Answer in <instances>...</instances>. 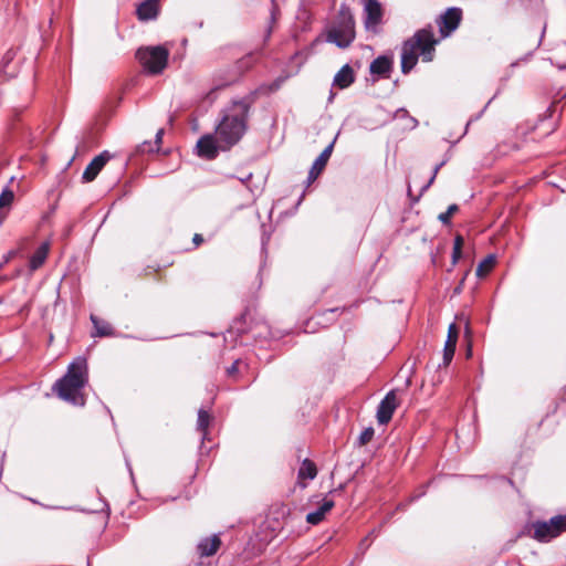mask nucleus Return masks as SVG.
Here are the masks:
<instances>
[{"mask_svg":"<svg viewBox=\"0 0 566 566\" xmlns=\"http://www.w3.org/2000/svg\"><path fill=\"white\" fill-rule=\"evenodd\" d=\"M249 109L248 102L239 101L223 112L222 118L216 128V136L222 150L235 145L244 135Z\"/></svg>","mask_w":566,"mask_h":566,"instance_id":"1","label":"nucleus"},{"mask_svg":"<svg viewBox=\"0 0 566 566\" xmlns=\"http://www.w3.org/2000/svg\"><path fill=\"white\" fill-rule=\"evenodd\" d=\"M87 380V361L85 358L78 357L69 365L66 374L55 382L54 390L61 399L83 407L85 397L82 389Z\"/></svg>","mask_w":566,"mask_h":566,"instance_id":"2","label":"nucleus"},{"mask_svg":"<svg viewBox=\"0 0 566 566\" xmlns=\"http://www.w3.org/2000/svg\"><path fill=\"white\" fill-rule=\"evenodd\" d=\"M437 43L431 25L418 30L407 39L401 46V72L409 73L416 66L419 54L424 62H431Z\"/></svg>","mask_w":566,"mask_h":566,"instance_id":"3","label":"nucleus"},{"mask_svg":"<svg viewBox=\"0 0 566 566\" xmlns=\"http://www.w3.org/2000/svg\"><path fill=\"white\" fill-rule=\"evenodd\" d=\"M355 21L350 9L343 4L339 8L338 14L328 28L326 41L334 43L340 49L348 48L355 40Z\"/></svg>","mask_w":566,"mask_h":566,"instance_id":"4","label":"nucleus"},{"mask_svg":"<svg viewBox=\"0 0 566 566\" xmlns=\"http://www.w3.org/2000/svg\"><path fill=\"white\" fill-rule=\"evenodd\" d=\"M169 57V51L164 45L144 46L136 52V59L139 61L145 72L150 75H158L166 69Z\"/></svg>","mask_w":566,"mask_h":566,"instance_id":"5","label":"nucleus"},{"mask_svg":"<svg viewBox=\"0 0 566 566\" xmlns=\"http://www.w3.org/2000/svg\"><path fill=\"white\" fill-rule=\"evenodd\" d=\"M533 528L536 539L539 542H548L566 531V515H557L549 521L536 522Z\"/></svg>","mask_w":566,"mask_h":566,"instance_id":"6","label":"nucleus"},{"mask_svg":"<svg viewBox=\"0 0 566 566\" xmlns=\"http://www.w3.org/2000/svg\"><path fill=\"white\" fill-rule=\"evenodd\" d=\"M461 20L462 10L460 8L452 7L447 9L436 21L441 36L447 38L454 32L460 25Z\"/></svg>","mask_w":566,"mask_h":566,"instance_id":"7","label":"nucleus"},{"mask_svg":"<svg viewBox=\"0 0 566 566\" xmlns=\"http://www.w3.org/2000/svg\"><path fill=\"white\" fill-rule=\"evenodd\" d=\"M364 2V24L367 31L377 32L378 25L382 20V7L378 0H363Z\"/></svg>","mask_w":566,"mask_h":566,"instance_id":"8","label":"nucleus"},{"mask_svg":"<svg viewBox=\"0 0 566 566\" xmlns=\"http://www.w3.org/2000/svg\"><path fill=\"white\" fill-rule=\"evenodd\" d=\"M398 407V398L395 390H390L379 402L376 418L379 424H387Z\"/></svg>","mask_w":566,"mask_h":566,"instance_id":"9","label":"nucleus"},{"mask_svg":"<svg viewBox=\"0 0 566 566\" xmlns=\"http://www.w3.org/2000/svg\"><path fill=\"white\" fill-rule=\"evenodd\" d=\"M198 155L200 157H205L207 159H213L217 157L220 147V143H218L217 136L205 135L197 143Z\"/></svg>","mask_w":566,"mask_h":566,"instance_id":"10","label":"nucleus"},{"mask_svg":"<svg viewBox=\"0 0 566 566\" xmlns=\"http://www.w3.org/2000/svg\"><path fill=\"white\" fill-rule=\"evenodd\" d=\"M111 156L107 151H104L99 154L98 156L94 157L93 160L86 166L85 170L83 171L82 179L85 182L93 181L99 171L103 169V167L106 165V163L109 160Z\"/></svg>","mask_w":566,"mask_h":566,"instance_id":"11","label":"nucleus"},{"mask_svg":"<svg viewBox=\"0 0 566 566\" xmlns=\"http://www.w3.org/2000/svg\"><path fill=\"white\" fill-rule=\"evenodd\" d=\"M458 334H459L458 327L454 323H452L449 326L448 337H447L444 348H443V365L444 366H448L454 356L457 340H458Z\"/></svg>","mask_w":566,"mask_h":566,"instance_id":"12","label":"nucleus"},{"mask_svg":"<svg viewBox=\"0 0 566 566\" xmlns=\"http://www.w3.org/2000/svg\"><path fill=\"white\" fill-rule=\"evenodd\" d=\"M220 545L221 539L218 535L214 534L211 537L202 538L197 545V551L201 557H209L218 552Z\"/></svg>","mask_w":566,"mask_h":566,"instance_id":"13","label":"nucleus"},{"mask_svg":"<svg viewBox=\"0 0 566 566\" xmlns=\"http://www.w3.org/2000/svg\"><path fill=\"white\" fill-rule=\"evenodd\" d=\"M159 0H144L136 10L137 17L142 21L155 19L158 14Z\"/></svg>","mask_w":566,"mask_h":566,"instance_id":"14","label":"nucleus"},{"mask_svg":"<svg viewBox=\"0 0 566 566\" xmlns=\"http://www.w3.org/2000/svg\"><path fill=\"white\" fill-rule=\"evenodd\" d=\"M334 505L335 503L333 500L324 499L323 503L316 511L310 512L306 515V522L312 525L319 524L325 518V515L334 507Z\"/></svg>","mask_w":566,"mask_h":566,"instance_id":"15","label":"nucleus"},{"mask_svg":"<svg viewBox=\"0 0 566 566\" xmlns=\"http://www.w3.org/2000/svg\"><path fill=\"white\" fill-rule=\"evenodd\" d=\"M354 82V71L349 65H344L334 77V85L346 88Z\"/></svg>","mask_w":566,"mask_h":566,"instance_id":"16","label":"nucleus"},{"mask_svg":"<svg viewBox=\"0 0 566 566\" xmlns=\"http://www.w3.org/2000/svg\"><path fill=\"white\" fill-rule=\"evenodd\" d=\"M392 62L387 56H378L370 63V73L386 76L391 70Z\"/></svg>","mask_w":566,"mask_h":566,"instance_id":"17","label":"nucleus"},{"mask_svg":"<svg viewBox=\"0 0 566 566\" xmlns=\"http://www.w3.org/2000/svg\"><path fill=\"white\" fill-rule=\"evenodd\" d=\"M50 245L48 242H43L32 254L30 259V269L36 270L39 269L46 260L49 254Z\"/></svg>","mask_w":566,"mask_h":566,"instance_id":"18","label":"nucleus"},{"mask_svg":"<svg viewBox=\"0 0 566 566\" xmlns=\"http://www.w3.org/2000/svg\"><path fill=\"white\" fill-rule=\"evenodd\" d=\"M335 140L334 139L321 154L319 156L314 160L313 165H312V168L316 171H319L321 174L323 172V170L325 169L331 156H332V153H333V149H334V145H335Z\"/></svg>","mask_w":566,"mask_h":566,"instance_id":"19","label":"nucleus"},{"mask_svg":"<svg viewBox=\"0 0 566 566\" xmlns=\"http://www.w3.org/2000/svg\"><path fill=\"white\" fill-rule=\"evenodd\" d=\"M91 321L95 329V332L92 334L93 336L103 337L113 335V327L107 322L99 319L94 315H91Z\"/></svg>","mask_w":566,"mask_h":566,"instance_id":"20","label":"nucleus"},{"mask_svg":"<svg viewBox=\"0 0 566 566\" xmlns=\"http://www.w3.org/2000/svg\"><path fill=\"white\" fill-rule=\"evenodd\" d=\"M317 474V469L314 462L305 459L298 469V479L313 480Z\"/></svg>","mask_w":566,"mask_h":566,"instance_id":"21","label":"nucleus"},{"mask_svg":"<svg viewBox=\"0 0 566 566\" xmlns=\"http://www.w3.org/2000/svg\"><path fill=\"white\" fill-rule=\"evenodd\" d=\"M495 264V256L490 254L486 258H484L476 266V276L484 277L491 270L493 269Z\"/></svg>","mask_w":566,"mask_h":566,"instance_id":"22","label":"nucleus"},{"mask_svg":"<svg viewBox=\"0 0 566 566\" xmlns=\"http://www.w3.org/2000/svg\"><path fill=\"white\" fill-rule=\"evenodd\" d=\"M211 416L203 409L198 411L197 428L202 432L203 438L207 436V429L209 427Z\"/></svg>","mask_w":566,"mask_h":566,"instance_id":"23","label":"nucleus"},{"mask_svg":"<svg viewBox=\"0 0 566 566\" xmlns=\"http://www.w3.org/2000/svg\"><path fill=\"white\" fill-rule=\"evenodd\" d=\"M14 200L13 191L7 186L0 193V211L3 208H9Z\"/></svg>","mask_w":566,"mask_h":566,"instance_id":"24","label":"nucleus"},{"mask_svg":"<svg viewBox=\"0 0 566 566\" xmlns=\"http://www.w3.org/2000/svg\"><path fill=\"white\" fill-rule=\"evenodd\" d=\"M374 434H375V431L371 427L364 429L358 437V444L359 446L367 444L373 439Z\"/></svg>","mask_w":566,"mask_h":566,"instance_id":"25","label":"nucleus"},{"mask_svg":"<svg viewBox=\"0 0 566 566\" xmlns=\"http://www.w3.org/2000/svg\"><path fill=\"white\" fill-rule=\"evenodd\" d=\"M459 209V207L457 205H451L449 206L448 210L446 212H442L439 214V220L444 223V224H448L450 222V219L452 217V214L454 212H457Z\"/></svg>","mask_w":566,"mask_h":566,"instance_id":"26","label":"nucleus"},{"mask_svg":"<svg viewBox=\"0 0 566 566\" xmlns=\"http://www.w3.org/2000/svg\"><path fill=\"white\" fill-rule=\"evenodd\" d=\"M232 82H233V78H232V80H229V81H227V82L220 83V84H216V85L210 90V92L208 93L207 97H208L209 99H213V98H214V96H213V95H214V93H216L217 91H219V90H221V88H223V87H226V86L230 85Z\"/></svg>","mask_w":566,"mask_h":566,"instance_id":"27","label":"nucleus"},{"mask_svg":"<svg viewBox=\"0 0 566 566\" xmlns=\"http://www.w3.org/2000/svg\"><path fill=\"white\" fill-rule=\"evenodd\" d=\"M137 150L140 153H154L157 151V148L150 142H144L137 147Z\"/></svg>","mask_w":566,"mask_h":566,"instance_id":"28","label":"nucleus"},{"mask_svg":"<svg viewBox=\"0 0 566 566\" xmlns=\"http://www.w3.org/2000/svg\"><path fill=\"white\" fill-rule=\"evenodd\" d=\"M321 175L319 171H316L311 167L310 171H308V176H307V185L310 186L312 182H314L318 176Z\"/></svg>","mask_w":566,"mask_h":566,"instance_id":"29","label":"nucleus"},{"mask_svg":"<svg viewBox=\"0 0 566 566\" xmlns=\"http://www.w3.org/2000/svg\"><path fill=\"white\" fill-rule=\"evenodd\" d=\"M463 243H464V240H463L462 235H457L454 238L453 250L462 251Z\"/></svg>","mask_w":566,"mask_h":566,"instance_id":"30","label":"nucleus"},{"mask_svg":"<svg viewBox=\"0 0 566 566\" xmlns=\"http://www.w3.org/2000/svg\"><path fill=\"white\" fill-rule=\"evenodd\" d=\"M239 360H235L230 367L227 368V375L232 377L238 371Z\"/></svg>","mask_w":566,"mask_h":566,"instance_id":"31","label":"nucleus"},{"mask_svg":"<svg viewBox=\"0 0 566 566\" xmlns=\"http://www.w3.org/2000/svg\"><path fill=\"white\" fill-rule=\"evenodd\" d=\"M279 9L274 1H272V10H271V22H275L277 19Z\"/></svg>","mask_w":566,"mask_h":566,"instance_id":"32","label":"nucleus"},{"mask_svg":"<svg viewBox=\"0 0 566 566\" xmlns=\"http://www.w3.org/2000/svg\"><path fill=\"white\" fill-rule=\"evenodd\" d=\"M443 165H444V161H442V163L438 164V165L434 167V169H433V174H432V177L430 178V180H429L428 185H427L424 188H428V187L432 184V181L434 180V178H436V176H437V174H438L439 169H440Z\"/></svg>","mask_w":566,"mask_h":566,"instance_id":"33","label":"nucleus"},{"mask_svg":"<svg viewBox=\"0 0 566 566\" xmlns=\"http://www.w3.org/2000/svg\"><path fill=\"white\" fill-rule=\"evenodd\" d=\"M163 135H164V129H159L156 133V140H155V143L153 145L157 148V150L159 149V145H160L161 139H163Z\"/></svg>","mask_w":566,"mask_h":566,"instance_id":"34","label":"nucleus"},{"mask_svg":"<svg viewBox=\"0 0 566 566\" xmlns=\"http://www.w3.org/2000/svg\"><path fill=\"white\" fill-rule=\"evenodd\" d=\"M469 274V271L465 272L464 276L462 277V280L460 281L459 285L454 289V294H460L463 290V285H464V280L465 277L468 276Z\"/></svg>","mask_w":566,"mask_h":566,"instance_id":"35","label":"nucleus"},{"mask_svg":"<svg viewBox=\"0 0 566 566\" xmlns=\"http://www.w3.org/2000/svg\"><path fill=\"white\" fill-rule=\"evenodd\" d=\"M462 255V251L460 250H453L452 251V265H455L458 263V261L460 260Z\"/></svg>","mask_w":566,"mask_h":566,"instance_id":"36","label":"nucleus"},{"mask_svg":"<svg viewBox=\"0 0 566 566\" xmlns=\"http://www.w3.org/2000/svg\"><path fill=\"white\" fill-rule=\"evenodd\" d=\"M202 241H203V238H202V235H201V234H195V237H193V243H195L196 245H199Z\"/></svg>","mask_w":566,"mask_h":566,"instance_id":"37","label":"nucleus"},{"mask_svg":"<svg viewBox=\"0 0 566 566\" xmlns=\"http://www.w3.org/2000/svg\"><path fill=\"white\" fill-rule=\"evenodd\" d=\"M399 114H401V115H403V116H405V115H407V111H406V109H403V108L398 109V111H397V115H399Z\"/></svg>","mask_w":566,"mask_h":566,"instance_id":"38","label":"nucleus"},{"mask_svg":"<svg viewBox=\"0 0 566 566\" xmlns=\"http://www.w3.org/2000/svg\"><path fill=\"white\" fill-rule=\"evenodd\" d=\"M412 125H411V128H415L417 126V120L415 118H410Z\"/></svg>","mask_w":566,"mask_h":566,"instance_id":"39","label":"nucleus"},{"mask_svg":"<svg viewBox=\"0 0 566 566\" xmlns=\"http://www.w3.org/2000/svg\"><path fill=\"white\" fill-rule=\"evenodd\" d=\"M271 32H272V27H269V29H268V33H266V38H269V36H270Z\"/></svg>","mask_w":566,"mask_h":566,"instance_id":"40","label":"nucleus"},{"mask_svg":"<svg viewBox=\"0 0 566 566\" xmlns=\"http://www.w3.org/2000/svg\"><path fill=\"white\" fill-rule=\"evenodd\" d=\"M10 255H11V253L7 254L4 262H8Z\"/></svg>","mask_w":566,"mask_h":566,"instance_id":"41","label":"nucleus"},{"mask_svg":"<svg viewBox=\"0 0 566 566\" xmlns=\"http://www.w3.org/2000/svg\"><path fill=\"white\" fill-rule=\"evenodd\" d=\"M10 255H11V253L7 254L4 262H8Z\"/></svg>","mask_w":566,"mask_h":566,"instance_id":"42","label":"nucleus"},{"mask_svg":"<svg viewBox=\"0 0 566 566\" xmlns=\"http://www.w3.org/2000/svg\"><path fill=\"white\" fill-rule=\"evenodd\" d=\"M14 179H15L14 177H11V178H10V180H9V182H10V184H11V182H13V181H14Z\"/></svg>","mask_w":566,"mask_h":566,"instance_id":"43","label":"nucleus"}]
</instances>
